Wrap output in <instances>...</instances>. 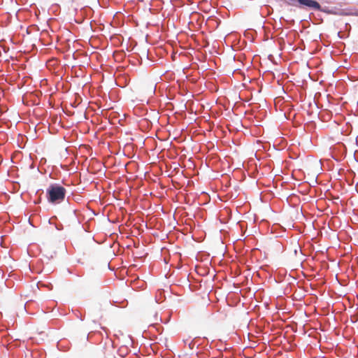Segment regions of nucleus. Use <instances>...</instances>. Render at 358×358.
I'll use <instances>...</instances> for the list:
<instances>
[{
  "mask_svg": "<svg viewBox=\"0 0 358 358\" xmlns=\"http://www.w3.org/2000/svg\"><path fill=\"white\" fill-rule=\"evenodd\" d=\"M66 189L57 184L51 185L47 189L48 199L51 203H60L64 201Z\"/></svg>",
  "mask_w": 358,
  "mask_h": 358,
  "instance_id": "obj_1",
  "label": "nucleus"
},
{
  "mask_svg": "<svg viewBox=\"0 0 358 358\" xmlns=\"http://www.w3.org/2000/svg\"><path fill=\"white\" fill-rule=\"evenodd\" d=\"M297 1L302 6H307L315 10H320L321 6L320 3L315 0H297Z\"/></svg>",
  "mask_w": 358,
  "mask_h": 358,
  "instance_id": "obj_2",
  "label": "nucleus"
},
{
  "mask_svg": "<svg viewBox=\"0 0 358 358\" xmlns=\"http://www.w3.org/2000/svg\"><path fill=\"white\" fill-rule=\"evenodd\" d=\"M357 15H358V14H357Z\"/></svg>",
  "mask_w": 358,
  "mask_h": 358,
  "instance_id": "obj_3",
  "label": "nucleus"
}]
</instances>
